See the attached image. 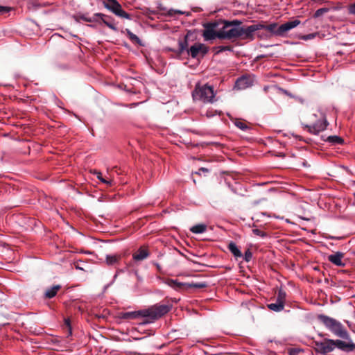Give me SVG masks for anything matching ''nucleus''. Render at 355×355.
<instances>
[{
	"mask_svg": "<svg viewBox=\"0 0 355 355\" xmlns=\"http://www.w3.org/2000/svg\"><path fill=\"white\" fill-rule=\"evenodd\" d=\"M171 305L157 304L148 309L120 313L119 318L123 320H130L139 317H143L144 320L141 324H147L154 322L167 313L171 310Z\"/></svg>",
	"mask_w": 355,
	"mask_h": 355,
	"instance_id": "nucleus-1",
	"label": "nucleus"
},
{
	"mask_svg": "<svg viewBox=\"0 0 355 355\" xmlns=\"http://www.w3.org/2000/svg\"><path fill=\"white\" fill-rule=\"evenodd\" d=\"M318 319L336 336L344 339L349 338L347 331L339 321L323 314L318 315Z\"/></svg>",
	"mask_w": 355,
	"mask_h": 355,
	"instance_id": "nucleus-2",
	"label": "nucleus"
},
{
	"mask_svg": "<svg viewBox=\"0 0 355 355\" xmlns=\"http://www.w3.org/2000/svg\"><path fill=\"white\" fill-rule=\"evenodd\" d=\"M300 24V21L298 19H294L293 21H288L280 26H278L277 23H272L268 25H265L261 23V30H266L270 33V36H278L283 37L286 33L295 28Z\"/></svg>",
	"mask_w": 355,
	"mask_h": 355,
	"instance_id": "nucleus-3",
	"label": "nucleus"
},
{
	"mask_svg": "<svg viewBox=\"0 0 355 355\" xmlns=\"http://www.w3.org/2000/svg\"><path fill=\"white\" fill-rule=\"evenodd\" d=\"M223 26L220 29L218 38L231 40L241 36V25L242 22L235 19L232 21H223Z\"/></svg>",
	"mask_w": 355,
	"mask_h": 355,
	"instance_id": "nucleus-4",
	"label": "nucleus"
},
{
	"mask_svg": "<svg viewBox=\"0 0 355 355\" xmlns=\"http://www.w3.org/2000/svg\"><path fill=\"white\" fill-rule=\"evenodd\" d=\"M215 95L214 87L207 84L196 86L193 92V98L205 103H212L214 101Z\"/></svg>",
	"mask_w": 355,
	"mask_h": 355,
	"instance_id": "nucleus-5",
	"label": "nucleus"
},
{
	"mask_svg": "<svg viewBox=\"0 0 355 355\" xmlns=\"http://www.w3.org/2000/svg\"><path fill=\"white\" fill-rule=\"evenodd\" d=\"M107 1V2H103L104 6L107 9L112 11L114 14L119 17L131 19V15L122 9L121 4L116 0Z\"/></svg>",
	"mask_w": 355,
	"mask_h": 355,
	"instance_id": "nucleus-6",
	"label": "nucleus"
},
{
	"mask_svg": "<svg viewBox=\"0 0 355 355\" xmlns=\"http://www.w3.org/2000/svg\"><path fill=\"white\" fill-rule=\"evenodd\" d=\"M261 23L252 24L246 27L241 26V37L243 40H253L254 39V33L261 30Z\"/></svg>",
	"mask_w": 355,
	"mask_h": 355,
	"instance_id": "nucleus-7",
	"label": "nucleus"
},
{
	"mask_svg": "<svg viewBox=\"0 0 355 355\" xmlns=\"http://www.w3.org/2000/svg\"><path fill=\"white\" fill-rule=\"evenodd\" d=\"M218 26V24L216 22L206 24L204 27L205 30L202 33L204 40L206 41L211 40L215 38H218V34L220 33V29L216 31V28Z\"/></svg>",
	"mask_w": 355,
	"mask_h": 355,
	"instance_id": "nucleus-8",
	"label": "nucleus"
},
{
	"mask_svg": "<svg viewBox=\"0 0 355 355\" xmlns=\"http://www.w3.org/2000/svg\"><path fill=\"white\" fill-rule=\"evenodd\" d=\"M209 51V48L204 44L196 43L188 50V54L193 58L204 57Z\"/></svg>",
	"mask_w": 355,
	"mask_h": 355,
	"instance_id": "nucleus-9",
	"label": "nucleus"
},
{
	"mask_svg": "<svg viewBox=\"0 0 355 355\" xmlns=\"http://www.w3.org/2000/svg\"><path fill=\"white\" fill-rule=\"evenodd\" d=\"M315 349L322 354H326L335 349L334 340L326 339L323 342H315Z\"/></svg>",
	"mask_w": 355,
	"mask_h": 355,
	"instance_id": "nucleus-10",
	"label": "nucleus"
},
{
	"mask_svg": "<svg viewBox=\"0 0 355 355\" xmlns=\"http://www.w3.org/2000/svg\"><path fill=\"white\" fill-rule=\"evenodd\" d=\"M328 125L329 123L327 119L324 116H322L321 119L317 121L315 123L312 125H306V128L309 132L314 135H318L320 132L324 131Z\"/></svg>",
	"mask_w": 355,
	"mask_h": 355,
	"instance_id": "nucleus-11",
	"label": "nucleus"
},
{
	"mask_svg": "<svg viewBox=\"0 0 355 355\" xmlns=\"http://www.w3.org/2000/svg\"><path fill=\"white\" fill-rule=\"evenodd\" d=\"M349 340L348 342H345L340 340H334L335 343V348L345 352H351L355 349V343L352 342V340L348 338Z\"/></svg>",
	"mask_w": 355,
	"mask_h": 355,
	"instance_id": "nucleus-12",
	"label": "nucleus"
},
{
	"mask_svg": "<svg viewBox=\"0 0 355 355\" xmlns=\"http://www.w3.org/2000/svg\"><path fill=\"white\" fill-rule=\"evenodd\" d=\"M253 85V80L251 78L243 76L239 78L235 83V87L238 89H245Z\"/></svg>",
	"mask_w": 355,
	"mask_h": 355,
	"instance_id": "nucleus-13",
	"label": "nucleus"
},
{
	"mask_svg": "<svg viewBox=\"0 0 355 355\" xmlns=\"http://www.w3.org/2000/svg\"><path fill=\"white\" fill-rule=\"evenodd\" d=\"M344 253L341 252H336L334 254H330L328 257V260L336 266L343 267L345 263L343 261Z\"/></svg>",
	"mask_w": 355,
	"mask_h": 355,
	"instance_id": "nucleus-14",
	"label": "nucleus"
},
{
	"mask_svg": "<svg viewBox=\"0 0 355 355\" xmlns=\"http://www.w3.org/2000/svg\"><path fill=\"white\" fill-rule=\"evenodd\" d=\"M94 17H100L103 23H104L107 27L114 31H117V28L114 24V19L111 17L103 13H96L94 14Z\"/></svg>",
	"mask_w": 355,
	"mask_h": 355,
	"instance_id": "nucleus-15",
	"label": "nucleus"
},
{
	"mask_svg": "<svg viewBox=\"0 0 355 355\" xmlns=\"http://www.w3.org/2000/svg\"><path fill=\"white\" fill-rule=\"evenodd\" d=\"M149 255L148 250L144 248H140L133 255V259L135 261H142L146 259Z\"/></svg>",
	"mask_w": 355,
	"mask_h": 355,
	"instance_id": "nucleus-16",
	"label": "nucleus"
},
{
	"mask_svg": "<svg viewBox=\"0 0 355 355\" xmlns=\"http://www.w3.org/2000/svg\"><path fill=\"white\" fill-rule=\"evenodd\" d=\"M207 286V284L205 282H200V283H182L179 282V289L182 288V287L187 288H203Z\"/></svg>",
	"mask_w": 355,
	"mask_h": 355,
	"instance_id": "nucleus-17",
	"label": "nucleus"
},
{
	"mask_svg": "<svg viewBox=\"0 0 355 355\" xmlns=\"http://www.w3.org/2000/svg\"><path fill=\"white\" fill-rule=\"evenodd\" d=\"M60 288L61 286L60 285H55L51 288L46 289L44 293L45 297L49 299L53 298L56 295Z\"/></svg>",
	"mask_w": 355,
	"mask_h": 355,
	"instance_id": "nucleus-18",
	"label": "nucleus"
},
{
	"mask_svg": "<svg viewBox=\"0 0 355 355\" xmlns=\"http://www.w3.org/2000/svg\"><path fill=\"white\" fill-rule=\"evenodd\" d=\"M228 249L231 253L236 258L242 257L243 254L238 246L234 242H230L228 245Z\"/></svg>",
	"mask_w": 355,
	"mask_h": 355,
	"instance_id": "nucleus-19",
	"label": "nucleus"
},
{
	"mask_svg": "<svg viewBox=\"0 0 355 355\" xmlns=\"http://www.w3.org/2000/svg\"><path fill=\"white\" fill-rule=\"evenodd\" d=\"M207 227L205 224L200 223L190 227V231L193 234H202L206 232Z\"/></svg>",
	"mask_w": 355,
	"mask_h": 355,
	"instance_id": "nucleus-20",
	"label": "nucleus"
},
{
	"mask_svg": "<svg viewBox=\"0 0 355 355\" xmlns=\"http://www.w3.org/2000/svg\"><path fill=\"white\" fill-rule=\"evenodd\" d=\"M121 259V256L119 254L107 255L105 258L106 263L109 266L117 263Z\"/></svg>",
	"mask_w": 355,
	"mask_h": 355,
	"instance_id": "nucleus-21",
	"label": "nucleus"
},
{
	"mask_svg": "<svg viewBox=\"0 0 355 355\" xmlns=\"http://www.w3.org/2000/svg\"><path fill=\"white\" fill-rule=\"evenodd\" d=\"M267 306L270 310L275 312L282 311L284 308V305L277 300L275 303L268 304Z\"/></svg>",
	"mask_w": 355,
	"mask_h": 355,
	"instance_id": "nucleus-22",
	"label": "nucleus"
},
{
	"mask_svg": "<svg viewBox=\"0 0 355 355\" xmlns=\"http://www.w3.org/2000/svg\"><path fill=\"white\" fill-rule=\"evenodd\" d=\"M125 32L132 42L142 46L140 39L135 34L132 33L129 29H125Z\"/></svg>",
	"mask_w": 355,
	"mask_h": 355,
	"instance_id": "nucleus-23",
	"label": "nucleus"
},
{
	"mask_svg": "<svg viewBox=\"0 0 355 355\" xmlns=\"http://www.w3.org/2000/svg\"><path fill=\"white\" fill-rule=\"evenodd\" d=\"M327 141L333 144H341L343 143V139L336 135L329 136L327 139Z\"/></svg>",
	"mask_w": 355,
	"mask_h": 355,
	"instance_id": "nucleus-24",
	"label": "nucleus"
},
{
	"mask_svg": "<svg viewBox=\"0 0 355 355\" xmlns=\"http://www.w3.org/2000/svg\"><path fill=\"white\" fill-rule=\"evenodd\" d=\"M286 297V293L283 289H279L277 293V301L284 305Z\"/></svg>",
	"mask_w": 355,
	"mask_h": 355,
	"instance_id": "nucleus-25",
	"label": "nucleus"
},
{
	"mask_svg": "<svg viewBox=\"0 0 355 355\" xmlns=\"http://www.w3.org/2000/svg\"><path fill=\"white\" fill-rule=\"evenodd\" d=\"M160 11L162 15H164L168 17H173L178 14V10L160 8Z\"/></svg>",
	"mask_w": 355,
	"mask_h": 355,
	"instance_id": "nucleus-26",
	"label": "nucleus"
},
{
	"mask_svg": "<svg viewBox=\"0 0 355 355\" xmlns=\"http://www.w3.org/2000/svg\"><path fill=\"white\" fill-rule=\"evenodd\" d=\"M257 35L261 40H267L271 37L270 35L266 30L257 31Z\"/></svg>",
	"mask_w": 355,
	"mask_h": 355,
	"instance_id": "nucleus-27",
	"label": "nucleus"
},
{
	"mask_svg": "<svg viewBox=\"0 0 355 355\" xmlns=\"http://www.w3.org/2000/svg\"><path fill=\"white\" fill-rule=\"evenodd\" d=\"M95 173L96 174L97 178L101 182L106 184L109 187H111L112 185L113 181L112 180H107L105 178H103L101 172H95Z\"/></svg>",
	"mask_w": 355,
	"mask_h": 355,
	"instance_id": "nucleus-28",
	"label": "nucleus"
},
{
	"mask_svg": "<svg viewBox=\"0 0 355 355\" xmlns=\"http://www.w3.org/2000/svg\"><path fill=\"white\" fill-rule=\"evenodd\" d=\"M96 17H93L92 18L87 17L85 15H80L76 17V21H79V19H82L83 21H87V22H92L96 21V19H95Z\"/></svg>",
	"mask_w": 355,
	"mask_h": 355,
	"instance_id": "nucleus-29",
	"label": "nucleus"
},
{
	"mask_svg": "<svg viewBox=\"0 0 355 355\" xmlns=\"http://www.w3.org/2000/svg\"><path fill=\"white\" fill-rule=\"evenodd\" d=\"M165 283L171 286V288H174L175 290L178 289V280L177 279H171L169 278H167L165 280Z\"/></svg>",
	"mask_w": 355,
	"mask_h": 355,
	"instance_id": "nucleus-30",
	"label": "nucleus"
},
{
	"mask_svg": "<svg viewBox=\"0 0 355 355\" xmlns=\"http://www.w3.org/2000/svg\"><path fill=\"white\" fill-rule=\"evenodd\" d=\"M329 11V8H322L315 11V12L313 15V17L315 18L319 17L320 16L322 15L323 14Z\"/></svg>",
	"mask_w": 355,
	"mask_h": 355,
	"instance_id": "nucleus-31",
	"label": "nucleus"
},
{
	"mask_svg": "<svg viewBox=\"0 0 355 355\" xmlns=\"http://www.w3.org/2000/svg\"><path fill=\"white\" fill-rule=\"evenodd\" d=\"M252 257V253L250 250V249H248L245 253H244V259L245 261L249 262Z\"/></svg>",
	"mask_w": 355,
	"mask_h": 355,
	"instance_id": "nucleus-32",
	"label": "nucleus"
},
{
	"mask_svg": "<svg viewBox=\"0 0 355 355\" xmlns=\"http://www.w3.org/2000/svg\"><path fill=\"white\" fill-rule=\"evenodd\" d=\"M64 326L67 329V331H69V335H71V321L69 318H65L64 319Z\"/></svg>",
	"mask_w": 355,
	"mask_h": 355,
	"instance_id": "nucleus-33",
	"label": "nucleus"
},
{
	"mask_svg": "<svg viewBox=\"0 0 355 355\" xmlns=\"http://www.w3.org/2000/svg\"><path fill=\"white\" fill-rule=\"evenodd\" d=\"M216 53H218L223 51H231L232 48L230 46H219L216 47Z\"/></svg>",
	"mask_w": 355,
	"mask_h": 355,
	"instance_id": "nucleus-34",
	"label": "nucleus"
},
{
	"mask_svg": "<svg viewBox=\"0 0 355 355\" xmlns=\"http://www.w3.org/2000/svg\"><path fill=\"white\" fill-rule=\"evenodd\" d=\"M252 232L254 234L257 235V236H261V237H265L266 236V234L265 232H263V231L259 230V229H253L252 230Z\"/></svg>",
	"mask_w": 355,
	"mask_h": 355,
	"instance_id": "nucleus-35",
	"label": "nucleus"
},
{
	"mask_svg": "<svg viewBox=\"0 0 355 355\" xmlns=\"http://www.w3.org/2000/svg\"><path fill=\"white\" fill-rule=\"evenodd\" d=\"M235 125L236 127H238L239 129L242 130H245L248 128V125L241 121L236 122Z\"/></svg>",
	"mask_w": 355,
	"mask_h": 355,
	"instance_id": "nucleus-36",
	"label": "nucleus"
},
{
	"mask_svg": "<svg viewBox=\"0 0 355 355\" xmlns=\"http://www.w3.org/2000/svg\"><path fill=\"white\" fill-rule=\"evenodd\" d=\"M10 8L9 7L0 6V15L8 12L10 11Z\"/></svg>",
	"mask_w": 355,
	"mask_h": 355,
	"instance_id": "nucleus-37",
	"label": "nucleus"
},
{
	"mask_svg": "<svg viewBox=\"0 0 355 355\" xmlns=\"http://www.w3.org/2000/svg\"><path fill=\"white\" fill-rule=\"evenodd\" d=\"M209 170L208 168H205V167H201L198 169V171L196 172V174L200 175L201 172L207 173H209Z\"/></svg>",
	"mask_w": 355,
	"mask_h": 355,
	"instance_id": "nucleus-38",
	"label": "nucleus"
},
{
	"mask_svg": "<svg viewBox=\"0 0 355 355\" xmlns=\"http://www.w3.org/2000/svg\"><path fill=\"white\" fill-rule=\"evenodd\" d=\"M348 10L349 14L355 15V3L349 6Z\"/></svg>",
	"mask_w": 355,
	"mask_h": 355,
	"instance_id": "nucleus-39",
	"label": "nucleus"
},
{
	"mask_svg": "<svg viewBox=\"0 0 355 355\" xmlns=\"http://www.w3.org/2000/svg\"><path fill=\"white\" fill-rule=\"evenodd\" d=\"M315 36V34H314V33L308 34V35H304L302 37V39L304 40H311V39L314 38Z\"/></svg>",
	"mask_w": 355,
	"mask_h": 355,
	"instance_id": "nucleus-40",
	"label": "nucleus"
},
{
	"mask_svg": "<svg viewBox=\"0 0 355 355\" xmlns=\"http://www.w3.org/2000/svg\"><path fill=\"white\" fill-rule=\"evenodd\" d=\"M82 263V261H77L76 263H75V267L76 269H79V270H83V268L81 267L80 266V263Z\"/></svg>",
	"mask_w": 355,
	"mask_h": 355,
	"instance_id": "nucleus-41",
	"label": "nucleus"
},
{
	"mask_svg": "<svg viewBox=\"0 0 355 355\" xmlns=\"http://www.w3.org/2000/svg\"><path fill=\"white\" fill-rule=\"evenodd\" d=\"M119 170H120L119 168H118V166H114L112 168V171H115L117 174L120 175L122 173L121 171L119 172Z\"/></svg>",
	"mask_w": 355,
	"mask_h": 355,
	"instance_id": "nucleus-42",
	"label": "nucleus"
},
{
	"mask_svg": "<svg viewBox=\"0 0 355 355\" xmlns=\"http://www.w3.org/2000/svg\"><path fill=\"white\" fill-rule=\"evenodd\" d=\"M178 253H179V254H180V255L184 257V255L180 252V251H178Z\"/></svg>",
	"mask_w": 355,
	"mask_h": 355,
	"instance_id": "nucleus-43",
	"label": "nucleus"
},
{
	"mask_svg": "<svg viewBox=\"0 0 355 355\" xmlns=\"http://www.w3.org/2000/svg\"><path fill=\"white\" fill-rule=\"evenodd\" d=\"M178 13H179V15H180V14H182L183 12H182V11L179 10V11H178Z\"/></svg>",
	"mask_w": 355,
	"mask_h": 355,
	"instance_id": "nucleus-44",
	"label": "nucleus"
},
{
	"mask_svg": "<svg viewBox=\"0 0 355 355\" xmlns=\"http://www.w3.org/2000/svg\"><path fill=\"white\" fill-rule=\"evenodd\" d=\"M330 239H336V237L331 236V237H330Z\"/></svg>",
	"mask_w": 355,
	"mask_h": 355,
	"instance_id": "nucleus-45",
	"label": "nucleus"
}]
</instances>
